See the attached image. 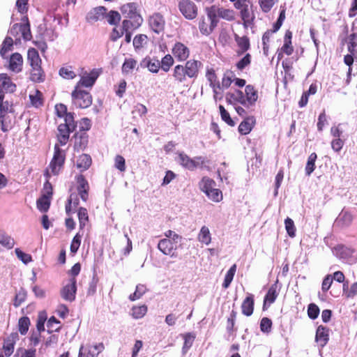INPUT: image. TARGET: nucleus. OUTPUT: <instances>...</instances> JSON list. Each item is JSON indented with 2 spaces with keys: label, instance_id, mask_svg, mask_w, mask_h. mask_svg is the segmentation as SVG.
Instances as JSON below:
<instances>
[{
  "label": "nucleus",
  "instance_id": "40",
  "mask_svg": "<svg viewBox=\"0 0 357 357\" xmlns=\"http://www.w3.org/2000/svg\"><path fill=\"white\" fill-rule=\"evenodd\" d=\"M278 293L277 292V286L276 284H273L268 289L266 295L265 296L264 301V305L268 302L269 304H271L275 302L276 298L278 297Z\"/></svg>",
  "mask_w": 357,
  "mask_h": 357
},
{
  "label": "nucleus",
  "instance_id": "19",
  "mask_svg": "<svg viewBox=\"0 0 357 357\" xmlns=\"http://www.w3.org/2000/svg\"><path fill=\"white\" fill-rule=\"evenodd\" d=\"M329 340V329L324 326H319L316 331L315 341L321 347L326 345Z\"/></svg>",
  "mask_w": 357,
  "mask_h": 357
},
{
  "label": "nucleus",
  "instance_id": "21",
  "mask_svg": "<svg viewBox=\"0 0 357 357\" xmlns=\"http://www.w3.org/2000/svg\"><path fill=\"white\" fill-rule=\"evenodd\" d=\"M98 73L96 70H93L89 74L83 75L77 84L76 86L91 87L98 77Z\"/></svg>",
  "mask_w": 357,
  "mask_h": 357
},
{
  "label": "nucleus",
  "instance_id": "36",
  "mask_svg": "<svg viewBox=\"0 0 357 357\" xmlns=\"http://www.w3.org/2000/svg\"><path fill=\"white\" fill-rule=\"evenodd\" d=\"M78 195H79L77 193H71L70 195L66 205V212L68 215L74 212V210L72 209V206L76 208L79 205V201Z\"/></svg>",
  "mask_w": 357,
  "mask_h": 357
},
{
  "label": "nucleus",
  "instance_id": "49",
  "mask_svg": "<svg viewBox=\"0 0 357 357\" xmlns=\"http://www.w3.org/2000/svg\"><path fill=\"white\" fill-rule=\"evenodd\" d=\"M146 291V287L144 284H137L135 292L130 294L129 298L130 301H134L139 299Z\"/></svg>",
  "mask_w": 357,
  "mask_h": 357
},
{
  "label": "nucleus",
  "instance_id": "54",
  "mask_svg": "<svg viewBox=\"0 0 357 357\" xmlns=\"http://www.w3.org/2000/svg\"><path fill=\"white\" fill-rule=\"evenodd\" d=\"M160 62L162 70L165 72H168L170 67L174 64V59L170 54H167Z\"/></svg>",
  "mask_w": 357,
  "mask_h": 357
},
{
  "label": "nucleus",
  "instance_id": "50",
  "mask_svg": "<svg viewBox=\"0 0 357 357\" xmlns=\"http://www.w3.org/2000/svg\"><path fill=\"white\" fill-rule=\"evenodd\" d=\"M348 51L354 54L357 47V33H353L348 36Z\"/></svg>",
  "mask_w": 357,
  "mask_h": 357
},
{
  "label": "nucleus",
  "instance_id": "57",
  "mask_svg": "<svg viewBox=\"0 0 357 357\" xmlns=\"http://www.w3.org/2000/svg\"><path fill=\"white\" fill-rule=\"evenodd\" d=\"M285 229L288 235L293 238L296 236V227L294 221L290 218L284 220Z\"/></svg>",
  "mask_w": 357,
  "mask_h": 357
},
{
  "label": "nucleus",
  "instance_id": "2",
  "mask_svg": "<svg viewBox=\"0 0 357 357\" xmlns=\"http://www.w3.org/2000/svg\"><path fill=\"white\" fill-rule=\"evenodd\" d=\"M202 66V63L199 61L195 59L187 61L184 65H177L174 67L173 77L178 83H184L188 77L196 79Z\"/></svg>",
  "mask_w": 357,
  "mask_h": 357
},
{
  "label": "nucleus",
  "instance_id": "56",
  "mask_svg": "<svg viewBox=\"0 0 357 357\" xmlns=\"http://www.w3.org/2000/svg\"><path fill=\"white\" fill-rule=\"evenodd\" d=\"M206 195L210 199L215 202H219L222 199V192L215 188L206 192Z\"/></svg>",
  "mask_w": 357,
  "mask_h": 357
},
{
  "label": "nucleus",
  "instance_id": "27",
  "mask_svg": "<svg viewBox=\"0 0 357 357\" xmlns=\"http://www.w3.org/2000/svg\"><path fill=\"white\" fill-rule=\"evenodd\" d=\"M226 101L229 104L234 105L239 102L244 106V93L240 90H236L234 93L228 92L225 96Z\"/></svg>",
  "mask_w": 357,
  "mask_h": 357
},
{
  "label": "nucleus",
  "instance_id": "16",
  "mask_svg": "<svg viewBox=\"0 0 357 357\" xmlns=\"http://www.w3.org/2000/svg\"><path fill=\"white\" fill-rule=\"evenodd\" d=\"M245 96L244 95V106L246 107H252L258 99V92L252 85L248 84L245 88Z\"/></svg>",
  "mask_w": 357,
  "mask_h": 357
},
{
  "label": "nucleus",
  "instance_id": "42",
  "mask_svg": "<svg viewBox=\"0 0 357 357\" xmlns=\"http://www.w3.org/2000/svg\"><path fill=\"white\" fill-rule=\"evenodd\" d=\"M78 219L80 230L83 229L89 222V215L87 209L80 207L78 210Z\"/></svg>",
  "mask_w": 357,
  "mask_h": 357
},
{
  "label": "nucleus",
  "instance_id": "18",
  "mask_svg": "<svg viewBox=\"0 0 357 357\" xmlns=\"http://www.w3.org/2000/svg\"><path fill=\"white\" fill-rule=\"evenodd\" d=\"M88 144V135L86 132H77L74 135V150L79 152Z\"/></svg>",
  "mask_w": 357,
  "mask_h": 357
},
{
  "label": "nucleus",
  "instance_id": "5",
  "mask_svg": "<svg viewBox=\"0 0 357 357\" xmlns=\"http://www.w3.org/2000/svg\"><path fill=\"white\" fill-rule=\"evenodd\" d=\"M73 104L79 108H87L92 103V97L89 92L81 90L75 86L72 93Z\"/></svg>",
  "mask_w": 357,
  "mask_h": 357
},
{
  "label": "nucleus",
  "instance_id": "35",
  "mask_svg": "<svg viewBox=\"0 0 357 357\" xmlns=\"http://www.w3.org/2000/svg\"><path fill=\"white\" fill-rule=\"evenodd\" d=\"M292 33L290 31H287L284 35V43L282 47V50L287 55H291L294 52V48L291 45Z\"/></svg>",
  "mask_w": 357,
  "mask_h": 357
},
{
  "label": "nucleus",
  "instance_id": "4",
  "mask_svg": "<svg viewBox=\"0 0 357 357\" xmlns=\"http://www.w3.org/2000/svg\"><path fill=\"white\" fill-rule=\"evenodd\" d=\"M332 252L343 263L353 264L356 261L355 250L351 247L339 244L332 249Z\"/></svg>",
  "mask_w": 357,
  "mask_h": 357
},
{
  "label": "nucleus",
  "instance_id": "46",
  "mask_svg": "<svg viewBox=\"0 0 357 357\" xmlns=\"http://www.w3.org/2000/svg\"><path fill=\"white\" fill-rule=\"evenodd\" d=\"M147 310V306L146 305L134 306L132 308V316L136 319H141L146 314Z\"/></svg>",
  "mask_w": 357,
  "mask_h": 357
},
{
  "label": "nucleus",
  "instance_id": "59",
  "mask_svg": "<svg viewBox=\"0 0 357 357\" xmlns=\"http://www.w3.org/2000/svg\"><path fill=\"white\" fill-rule=\"evenodd\" d=\"M146 41L147 36L146 35H137L133 39V46L135 49H140L146 43Z\"/></svg>",
  "mask_w": 357,
  "mask_h": 357
},
{
  "label": "nucleus",
  "instance_id": "48",
  "mask_svg": "<svg viewBox=\"0 0 357 357\" xmlns=\"http://www.w3.org/2000/svg\"><path fill=\"white\" fill-rule=\"evenodd\" d=\"M105 17L107 22L112 25L117 24L121 20V15L117 11L111 10L107 14L105 13Z\"/></svg>",
  "mask_w": 357,
  "mask_h": 357
},
{
  "label": "nucleus",
  "instance_id": "63",
  "mask_svg": "<svg viewBox=\"0 0 357 357\" xmlns=\"http://www.w3.org/2000/svg\"><path fill=\"white\" fill-rule=\"evenodd\" d=\"M64 123L62 125H66L68 128L75 130L77 127V123L75 121L74 114L71 112H68L64 117Z\"/></svg>",
  "mask_w": 357,
  "mask_h": 357
},
{
  "label": "nucleus",
  "instance_id": "31",
  "mask_svg": "<svg viewBox=\"0 0 357 357\" xmlns=\"http://www.w3.org/2000/svg\"><path fill=\"white\" fill-rule=\"evenodd\" d=\"M27 59L31 67H38V66L41 65V59L38 52L35 48H30L28 50Z\"/></svg>",
  "mask_w": 357,
  "mask_h": 357
},
{
  "label": "nucleus",
  "instance_id": "55",
  "mask_svg": "<svg viewBox=\"0 0 357 357\" xmlns=\"http://www.w3.org/2000/svg\"><path fill=\"white\" fill-rule=\"evenodd\" d=\"M136 65L137 61L135 59L132 58L126 59L122 66V72L129 73L135 68Z\"/></svg>",
  "mask_w": 357,
  "mask_h": 357
},
{
  "label": "nucleus",
  "instance_id": "26",
  "mask_svg": "<svg viewBox=\"0 0 357 357\" xmlns=\"http://www.w3.org/2000/svg\"><path fill=\"white\" fill-rule=\"evenodd\" d=\"M74 130L68 128L66 125H62L61 123L58 126V141L60 145H66L68 141L70 133Z\"/></svg>",
  "mask_w": 357,
  "mask_h": 357
},
{
  "label": "nucleus",
  "instance_id": "45",
  "mask_svg": "<svg viewBox=\"0 0 357 357\" xmlns=\"http://www.w3.org/2000/svg\"><path fill=\"white\" fill-rule=\"evenodd\" d=\"M236 41L238 44V47L241 50V52H238V53L239 54H243V52H245L250 48L249 39L246 36H243V37L236 36Z\"/></svg>",
  "mask_w": 357,
  "mask_h": 357
},
{
  "label": "nucleus",
  "instance_id": "30",
  "mask_svg": "<svg viewBox=\"0 0 357 357\" xmlns=\"http://www.w3.org/2000/svg\"><path fill=\"white\" fill-rule=\"evenodd\" d=\"M255 121L253 116L248 117L243 120L238 126V132L241 135H247L250 132L252 129Z\"/></svg>",
  "mask_w": 357,
  "mask_h": 357
},
{
  "label": "nucleus",
  "instance_id": "38",
  "mask_svg": "<svg viewBox=\"0 0 357 357\" xmlns=\"http://www.w3.org/2000/svg\"><path fill=\"white\" fill-rule=\"evenodd\" d=\"M50 196H47V195H43L41 197H40L37 200V208L41 212H47L50 206Z\"/></svg>",
  "mask_w": 357,
  "mask_h": 357
},
{
  "label": "nucleus",
  "instance_id": "15",
  "mask_svg": "<svg viewBox=\"0 0 357 357\" xmlns=\"http://www.w3.org/2000/svg\"><path fill=\"white\" fill-rule=\"evenodd\" d=\"M172 54L178 61H185L190 56V50L182 43L177 42L172 48Z\"/></svg>",
  "mask_w": 357,
  "mask_h": 357
},
{
  "label": "nucleus",
  "instance_id": "32",
  "mask_svg": "<svg viewBox=\"0 0 357 357\" xmlns=\"http://www.w3.org/2000/svg\"><path fill=\"white\" fill-rule=\"evenodd\" d=\"M353 220V216L351 213L342 211L340 213L339 216L336 219L337 224L340 225L341 227H348L350 225Z\"/></svg>",
  "mask_w": 357,
  "mask_h": 357
},
{
  "label": "nucleus",
  "instance_id": "64",
  "mask_svg": "<svg viewBox=\"0 0 357 357\" xmlns=\"http://www.w3.org/2000/svg\"><path fill=\"white\" fill-rule=\"evenodd\" d=\"M41 96L42 93L38 90L36 91L35 94H30L29 98L31 104L36 107L42 105L43 101L41 99Z\"/></svg>",
  "mask_w": 357,
  "mask_h": 357
},
{
  "label": "nucleus",
  "instance_id": "47",
  "mask_svg": "<svg viewBox=\"0 0 357 357\" xmlns=\"http://www.w3.org/2000/svg\"><path fill=\"white\" fill-rule=\"evenodd\" d=\"M99 279L96 273H93L86 291L87 296H93L96 293Z\"/></svg>",
  "mask_w": 357,
  "mask_h": 357
},
{
  "label": "nucleus",
  "instance_id": "34",
  "mask_svg": "<svg viewBox=\"0 0 357 357\" xmlns=\"http://www.w3.org/2000/svg\"><path fill=\"white\" fill-rule=\"evenodd\" d=\"M198 241L206 245H209L211 242V236L209 229L206 226L202 227L197 236Z\"/></svg>",
  "mask_w": 357,
  "mask_h": 357
},
{
  "label": "nucleus",
  "instance_id": "58",
  "mask_svg": "<svg viewBox=\"0 0 357 357\" xmlns=\"http://www.w3.org/2000/svg\"><path fill=\"white\" fill-rule=\"evenodd\" d=\"M219 109L222 119L229 126H234L235 125L234 121L231 119L229 114L222 105H219Z\"/></svg>",
  "mask_w": 357,
  "mask_h": 357
},
{
  "label": "nucleus",
  "instance_id": "1",
  "mask_svg": "<svg viewBox=\"0 0 357 357\" xmlns=\"http://www.w3.org/2000/svg\"><path fill=\"white\" fill-rule=\"evenodd\" d=\"M54 152L53 158L49 165V167L45 172V176L47 178V181L44 184V190L45 191L44 195L52 197V186L49 182V178L51 175H58L60 170L63 167L65 160L66 153L63 150L60 149L59 145L56 144L54 148Z\"/></svg>",
  "mask_w": 357,
  "mask_h": 357
},
{
  "label": "nucleus",
  "instance_id": "20",
  "mask_svg": "<svg viewBox=\"0 0 357 357\" xmlns=\"http://www.w3.org/2000/svg\"><path fill=\"white\" fill-rule=\"evenodd\" d=\"M105 11L106 9L103 6L95 8L87 13L86 20L89 23L101 20L105 17Z\"/></svg>",
  "mask_w": 357,
  "mask_h": 357
},
{
  "label": "nucleus",
  "instance_id": "8",
  "mask_svg": "<svg viewBox=\"0 0 357 357\" xmlns=\"http://www.w3.org/2000/svg\"><path fill=\"white\" fill-rule=\"evenodd\" d=\"M181 242L174 241L171 239L162 238L158 243V249L165 255L175 257V252L177 250L178 243Z\"/></svg>",
  "mask_w": 357,
  "mask_h": 357
},
{
  "label": "nucleus",
  "instance_id": "25",
  "mask_svg": "<svg viewBox=\"0 0 357 357\" xmlns=\"http://www.w3.org/2000/svg\"><path fill=\"white\" fill-rule=\"evenodd\" d=\"M23 59L20 54L14 53L10 56L9 61V68L15 73H19L22 70Z\"/></svg>",
  "mask_w": 357,
  "mask_h": 357
},
{
  "label": "nucleus",
  "instance_id": "29",
  "mask_svg": "<svg viewBox=\"0 0 357 357\" xmlns=\"http://www.w3.org/2000/svg\"><path fill=\"white\" fill-rule=\"evenodd\" d=\"M241 16L243 20L245 26H249L252 24L255 15L249 8V6H243L241 8Z\"/></svg>",
  "mask_w": 357,
  "mask_h": 357
},
{
  "label": "nucleus",
  "instance_id": "44",
  "mask_svg": "<svg viewBox=\"0 0 357 357\" xmlns=\"http://www.w3.org/2000/svg\"><path fill=\"white\" fill-rule=\"evenodd\" d=\"M206 77L211 88L217 86L218 84H220V82L218 80L215 70L213 68H207Z\"/></svg>",
  "mask_w": 357,
  "mask_h": 357
},
{
  "label": "nucleus",
  "instance_id": "61",
  "mask_svg": "<svg viewBox=\"0 0 357 357\" xmlns=\"http://www.w3.org/2000/svg\"><path fill=\"white\" fill-rule=\"evenodd\" d=\"M216 15L217 16L223 18L227 20H231L234 19L233 11L229 9L225 8H218L217 10Z\"/></svg>",
  "mask_w": 357,
  "mask_h": 357
},
{
  "label": "nucleus",
  "instance_id": "41",
  "mask_svg": "<svg viewBox=\"0 0 357 357\" xmlns=\"http://www.w3.org/2000/svg\"><path fill=\"white\" fill-rule=\"evenodd\" d=\"M317 158V155L315 153H312L308 158L305 166V174L310 176L315 169V161Z\"/></svg>",
  "mask_w": 357,
  "mask_h": 357
},
{
  "label": "nucleus",
  "instance_id": "24",
  "mask_svg": "<svg viewBox=\"0 0 357 357\" xmlns=\"http://www.w3.org/2000/svg\"><path fill=\"white\" fill-rule=\"evenodd\" d=\"M254 296L252 294H248L241 305L242 313L250 317L252 314L254 310Z\"/></svg>",
  "mask_w": 357,
  "mask_h": 357
},
{
  "label": "nucleus",
  "instance_id": "53",
  "mask_svg": "<svg viewBox=\"0 0 357 357\" xmlns=\"http://www.w3.org/2000/svg\"><path fill=\"white\" fill-rule=\"evenodd\" d=\"M26 298V291L24 289L21 288L15 294L13 305L18 307L25 301Z\"/></svg>",
  "mask_w": 357,
  "mask_h": 357
},
{
  "label": "nucleus",
  "instance_id": "33",
  "mask_svg": "<svg viewBox=\"0 0 357 357\" xmlns=\"http://www.w3.org/2000/svg\"><path fill=\"white\" fill-rule=\"evenodd\" d=\"M30 79L34 82H42L44 81L45 75L41 65L38 66V67H31Z\"/></svg>",
  "mask_w": 357,
  "mask_h": 357
},
{
  "label": "nucleus",
  "instance_id": "9",
  "mask_svg": "<svg viewBox=\"0 0 357 357\" xmlns=\"http://www.w3.org/2000/svg\"><path fill=\"white\" fill-rule=\"evenodd\" d=\"M13 112V104L8 100H4V98L0 96V122L1 130L3 132L8 130V126L6 123V114Z\"/></svg>",
  "mask_w": 357,
  "mask_h": 357
},
{
  "label": "nucleus",
  "instance_id": "23",
  "mask_svg": "<svg viewBox=\"0 0 357 357\" xmlns=\"http://www.w3.org/2000/svg\"><path fill=\"white\" fill-rule=\"evenodd\" d=\"M141 66L146 67L150 72L153 73H157L161 68L160 61L155 57L144 58L141 62Z\"/></svg>",
  "mask_w": 357,
  "mask_h": 357
},
{
  "label": "nucleus",
  "instance_id": "60",
  "mask_svg": "<svg viewBox=\"0 0 357 357\" xmlns=\"http://www.w3.org/2000/svg\"><path fill=\"white\" fill-rule=\"evenodd\" d=\"M15 252L17 258L24 264H27L32 261L31 255L22 252L20 248H16Z\"/></svg>",
  "mask_w": 357,
  "mask_h": 357
},
{
  "label": "nucleus",
  "instance_id": "6",
  "mask_svg": "<svg viewBox=\"0 0 357 357\" xmlns=\"http://www.w3.org/2000/svg\"><path fill=\"white\" fill-rule=\"evenodd\" d=\"M178 7L181 14L187 20H194L197 15V6L190 0H181Z\"/></svg>",
  "mask_w": 357,
  "mask_h": 357
},
{
  "label": "nucleus",
  "instance_id": "13",
  "mask_svg": "<svg viewBox=\"0 0 357 357\" xmlns=\"http://www.w3.org/2000/svg\"><path fill=\"white\" fill-rule=\"evenodd\" d=\"M104 345L98 343L95 345L81 346L79 350L78 357H97L103 351Z\"/></svg>",
  "mask_w": 357,
  "mask_h": 357
},
{
  "label": "nucleus",
  "instance_id": "11",
  "mask_svg": "<svg viewBox=\"0 0 357 357\" xmlns=\"http://www.w3.org/2000/svg\"><path fill=\"white\" fill-rule=\"evenodd\" d=\"M77 280L75 278H71L68 283L66 284L61 290V297L69 302H72L75 299L77 291Z\"/></svg>",
  "mask_w": 357,
  "mask_h": 357
},
{
  "label": "nucleus",
  "instance_id": "51",
  "mask_svg": "<svg viewBox=\"0 0 357 357\" xmlns=\"http://www.w3.org/2000/svg\"><path fill=\"white\" fill-rule=\"evenodd\" d=\"M30 320L27 317H21L18 321L19 332L21 335H25L29 328Z\"/></svg>",
  "mask_w": 357,
  "mask_h": 357
},
{
  "label": "nucleus",
  "instance_id": "62",
  "mask_svg": "<svg viewBox=\"0 0 357 357\" xmlns=\"http://www.w3.org/2000/svg\"><path fill=\"white\" fill-rule=\"evenodd\" d=\"M82 234H80L79 232H78L73 238L71 244H70V252L73 254H75L81 244V239H82Z\"/></svg>",
  "mask_w": 357,
  "mask_h": 357
},
{
  "label": "nucleus",
  "instance_id": "39",
  "mask_svg": "<svg viewBox=\"0 0 357 357\" xmlns=\"http://www.w3.org/2000/svg\"><path fill=\"white\" fill-rule=\"evenodd\" d=\"M13 40L10 36H7L4 39L1 48L0 50V54L3 58H6L8 53L11 51L13 47Z\"/></svg>",
  "mask_w": 357,
  "mask_h": 357
},
{
  "label": "nucleus",
  "instance_id": "22",
  "mask_svg": "<svg viewBox=\"0 0 357 357\" xmlns=\"http://www.w3.org/2000/svg\"><path fill=\"white\" fill-rule=\"evenodd\" d=\"M16 85L10 78L4 73L0 74V89L3 93H13L15 91Z\"/></svg>",
  "mask_w": 357,
  "mask_h": 357
},
{
  "label": "nucleus",
  "instance_id": "43",
  "mask_svg": "<svg viewBox=\"0 0 357 357\" xmlns=\"http://www.w3.org/2000/svg\"><path fill=\"white\" fill-rule=\"evenodd\" d=\"M236 271V265L234 264L230 267V268L228 270V271L227 272V273L225 275V280L222 283V287L225 289H227L229 287L230 284L231 283V282L234 279V276L235 275Z\"/></svg>",
  "mask_w": 357,
  "mask_h": 357
},
{
  "label": "nucleus",
  "instance_id": "28",
  "mask_svg": "<svg viewBox=\"0 0 357 357\" xmlns=\"http://www.w3.org/2000/svg\"><path fill=\"white\" fill-rule=\"evenodd\" d=\"M92 160L89 155L83 153L79 156L76 162L77 168L83 172L87 170L91 165Z\"/></svg>",
  "mask_w": 357,
  "mask_h": 357
},
{
  "label": "nucleus",
  "instance_id": "10",
  "mask_svg": "<svg viewBox=\"0 0 357 357\" xmlns=\"http://www.w3.org/2000/svg\"><path fill=\"white\" fill-rule=\"evenodd\" d=\"M148 22L150 29L155 33L159 34L164 31L165 20L161 14L153 13L149 17Z\"/></svg>",
  "mask_w": 357,
  "mask_h": 357
},
{
  "label": "nucleus",
  "instance_id": "17",
  "mask_svg": "<svg viewBox=\"0 0 357 357\" xmlns=\"http://www.w3.org/2000/svg\"><path fill=\"white\" fill-rule=\"evenodd\" d=\"M17 338V333H13L5 339L2 351L4 353L6 357H9L13 354L15 349V344Z\"/></svg>",
  "mask_w": 357,
  "mask_h": 357
},
{
  "label": "nucleus",
  "instance_id": "14",
  "mask_svg": "<svg viewBox=\"0 0 357 357\" xmlns=\"http://www.w3.org/2000/svg\"><path fill=\"white\" fill-rule=\"evenodd\" d=\"M121 10L124 17L134 19L138 24L142 21V18L137 13V6L135 3H128L123 5Z\"/></svg>",
  "mask_w": 357,
  "mask_h": 357
},
{
  "label": "nucleus",
  "instance_id": "52",
  "mask_svg": "<svg viewBox=\"0 0 357 357\" xmlns=\"http://www.w3.org/2000/svg\"><path fill=\"white\" fill-rule=\"evenodd\" d=\"M59 73L61 77L67 79H73L76 77V73L72 70L71 66L61 68Z\"/></svg>",
  "mask_w": 357,
  "mask_h": 357
},
{
  "label": "nucleus",
  "instance_id": "7",
  "mask_svg": "<svg viewBox=\"0 0 357 357\" xmlns=\"http://www.w3.org/2000/svg\"><path fill=\"white\" fill-rule=\"evenodd\" d=\"M178 162L183 167L192 171L204 162V159L202 156H197L195 158H190L188 155L184 153H179L178 156Z\"/></svg>",
  "mask_w": 357,
  "mask_h": 357
},
{
  "label": "nucleus",
  "instance_id": "3",
  "mask_svg": "<svg viewBox=\"0 0 357 357\" xmlns=\"http://www.w3.org/2000/svg\"><path fill=\"white\" fill-rule=\"evenodd\" d=\"M8 33L15 38L16 42H20L21 38L26 41L30 40L32 36L28 18L24 17L22 22L14 24Z\"/></svg>",
  "mask_w": 357,
  "mask_h": 357
},
{
  "label": "nucleus",
  "instance_id": "37",
  "mask_svg": "<svg viewBox=\"0 0 357 357\" xmlns=\"http://www.w3.org/2000/svg\"><path fill=\"white\" fill-rule=\"evenodd\" d=\"M215 186V181L207 176H204L199 183V189L205 194L213 189Z\"/></svg>",
  "mask_w": 357,
  "mask_h": 357
},
{
  "label": "nucleus",
  "instance_id": "12",
  "mask_svg": "<svg viewBox=\"0 0 357 357\" xmlns=\"http://www.w3.org/2000/svg\"><path fill=\"white\" fill-rule=\"evenodd\" d=\"M77 182V191L83 202H86L89 198V184L82 174L75 176Z\"/></svg>",
  "mask_w": 357,
  "mask_h": 357
}]
</instances>
